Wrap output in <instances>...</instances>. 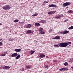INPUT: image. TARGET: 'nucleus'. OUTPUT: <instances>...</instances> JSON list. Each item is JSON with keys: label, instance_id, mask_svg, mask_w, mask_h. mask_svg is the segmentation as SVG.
Listing matches in <instances>:
<instances>
[{"label": "nucleus", "instance_id": "14", "mask_svg": "<svg viewBox=\"0 0 73 73\" xmlns=\"http://www.w3.org/2000/svg\"><path fill=\"white\" fill-rule=\"evenodd\" d=\"M31 25L29 24L27 25V26L26 27L27 28H29L31 27Z\"/></svg>", "mask_w": 73, "mask_h": 73}, {"label": "nucleus", "instance_id": "30", "mask_svg": "<svg viewBox=\"0 0 73 73\" xmlns=\"http://www.w3.org/2000/svg\"><path fill=\"white\" fill-rule=\"evenodd\" d=\"M24 23V22H21L19 23L20 24H23Z\"/></svg>", "mask_w": 73, "mask_h": 73}, {"label": "nucleus", "instance_id": "42", "mask_svg": "<svg viewBox=\"0 0 73 73\" xmlns=\"http://www.w3.org/2000/svg\"><path fill=\"white\" fill-rule=\"evenodd\" d=\"M7 53V52H5L4 53Z\"/></svg>", "mask_w": 73, "mask_h": 73}, {"label": "nucleus", "instance_id": "16", "mask_svg": "<svg viewBox=\"0 0 73 73\" xmlns=\"http://www.w3.org/2000/svg\"><path fill=\"white\" fill-rule=\"evenodd\" d=\"M37 15H38V14H37V13H36L35 14L33 15L32 16L33 17H35V16H37Z\"/></svg>", "mask_w": 73, "mask_h": 73}, {"label": "nucleus", "instance_id": "39", "mask_svg": "<svg viewBox=\"0 0 73 73\" xmlns=\"http://www.w3.org/2000/svg\"><path fill=\"white\" fill-rule=\"evenodd\" d=\"M46 68H47V69H48V68H49V67H48V66H46Z\"/></svg>", "mask_w": 73, "mask_h": 73}, {"label": "nucleus", "instance_id": "46", "mask_svg": "<svg viewBox=\"0 0 73 73\" xmlns=\"http://www.w3.org/2000/svg\"><path fill=\"white\" fill-rule=\"evenodd\" d=\"M68 8V7H66V9Z\"/></svg>", "mask_w": 73, "mask_h": 73}, {"label": "nucleus", "instance_id": "4", "mask_svg": "<svg viewBox=\"0 0 73 73\" xmlns=\"http://www.w3.org/2000/svg\"><path fill=\"white\" fill-rule=\"evenodd\" d=\"M63 17L62 15H56V16H55V18L56 19H58L59 18H61V17Z\"/></svg>", "mask_w": 73, "mask_h": 73}, {"label": "nucleus", "instance_id": "32", "mask_svg": "<svg viewBox=\"0 0 73 73\" xmlns=\"http://www.w3.org/2000/svg\"><path fill=\"white\" fill-rule=\"evenodd\" d=\"M1 56H5V54H2V55H1Z\"/></svg>", "mask_w": 73, "mask_h": 73}, {"label": "nucleus", "instance_id": "35", "mask_svg": "<svg viewBox=\"0 0 73 73\" xmlns=\"http://www.w3.org/2000/svg\"><path fill=\"white\" fill-rule=\"evenodd\" d=\"M9 41H12V39H9Z\"/></svg>", "mask_w": 73, "mask_h": 73}, {"label": "nucleus", "instance_id": "45", "mask_svg": "<svg viewBox=\"0 0 73 73\" xmlns=\"http://www.w3.org/2000/svg\"><path fill=\"white\" fill-rule=\"evenodd\" d=\"M71 60H73V59H71Z\"/></svg>", "mask_w": 73, "mask_h": 73}, {"label": "nucleus", "instance_id": "37", "mask_svg": "<svg viewBox=\"0 0 73 73\" xmlns=\"http://www.w3.org/2000/svg\"><path fill=\"white\" fill-rule=\"evenodd\" d=\"M63 33H64V31H63L62 32H61L60 33V34H62H62L63 35Z\"/></svg>", "mask_w": 73, "mask_h": 73}, {"label": "nucleus", "instance_id": "10", "mask_svg": "<svg viewBox=\"0 0 73 73\" xmlns=\"http://www.w3.org/2000/svg\"><path fill=\"white\" fill-rule=\"evenodd\" d=\"M35 26H37V27H40V24L38 23H35Z\"/></svg>", "mask_w": 73, "mask_h": 73}, {"label": "nucleus", "instance_id": "5", "mask_svg": "<svg viewBox=\"0 0 73 73\" xmlns=\"http://www.w3.org/2000/svg\"><path fill=\"white\" fill-rule=\"evenodd\" d=\"M17 56V53H15L13 54L12 55H11V57H16Z\"/></svg>", "mask_w": 73, "mask_h": 73}, {"label": "nucleus", "instance_id": "11", "mask_svg": "<svg viewBox=\"0 0 73 73\" xmlns=\"http://www.w3.org/2000/svg\"><path fill=\"white\" fill-rule=\"evenodd\" d=\"M69 32V31L65 30L63 31V35H65V34H67V33H68Z\"/></svg>", "mask_w": 73, "mask_h": 73}, {"label": "nucleus", "instance_id": "17", "mask_svg": "<svg viewBox=\"0 0 73 73\" xmlns=\"http://www.w3.org/2000/svg\"><path fill=\"white\" fill-rule=\"evenodd\" d=\"M46 22V20H42L41 21V23H45Z\"/></svg>", "mask_w": 73, "mask_h": 73}, {"label": "nucleus", "instance_id": "18", "mask_svg": "<svg viewBox=\"0 0 73 73\" xmlns=\"http://www.w3.org/2000/svg\"><path fill=\"white\" fill-rule=\"evenodd\" d=\"M27 33H31V30H28L27 32Z\"/></svg>", "mask_w": 73, "mask_h": 73}, {"label": "nucleus", "instance_id": "29", "mask_svg": "<svg viewBox=\"0 0 73 73\" xmlns=\"http://www.w3.org/2000/svg\"><path fill=\"white\" fill-rule=\"evenodd\" d=\"M64 71L66 70V69H67V68H63Z\"/></svg>", "mask_w": 73, "mask_h": 73}, {"label": "nucleus", "instance_id": "28", "mask_svg": "<svg viewBox=\"0 0 73 73\" xmlns=\"http://www.w3.org/2000/svg\"><path fill=\"white\" fill-rule=\"evenodd\" d=\"M63 70H64V68H62L61 69H60L59 70L60 71H62Z\"/></svg>", "mask_w": 73, "mask_h": 73}, {"label": "nucleus", "instance_id": "47", "mask_svg": "<svg viewBox=\"0 0 73 73\" xmlns=\"http://www.w3.org/2000/svg\"><path fill=\"white\" fill-rule=\"evenodd\" d=\"M10 5V6H11V5Z\"/></svg>", "mask_w": 73, "mask_h": 73}, {"label": "nucleus", "instance_id": "40", "mask_svg": "<svg viewBox=\"0 0 73 73\" xmlns=\"http://www.w3.org/2000/svg\"><path fill=\"white\" fill-rule=\"evenodd\" d=\"M2 25V23H0V25Z\"/></svg>", "mask_w": 73, "mask_h": 73}, {"label": "nucleus", "instance_id": "22", "mask_svg": "<svg viewBox=\"0 0 73 73\" xmlns=\"http://www.w3.org/2000/svg\"><path fill=\"white\" fill-rule=\"evenodd\" d=\"M30 68H31V66H26V69H29Z\"/></svg>", "mask_w": 73, "mask_h": 73}, {"label": "nucleus", "instance_id": "7", "mask_svg": "<svg viewBox=\"0 0 73 73\" xmlns=\"http://www.w3.org/2000/svg\"><path fill=\"white\" fill-rule=\"evenodd\" d=\"M56 11H51L48 12V13L49 15H50V14H52V13H56Z\"/></svg>", "mask_w": 73, "mask_h": 73}, {"label": "nucleus", "instance_id": "12", "mask_svg": "<svg viewBox=\"0 0 73 73\" xmlns=\"http://www.w3.org/2000/svg\"><path fill=\"white\" fill-rule=\"evenodd\" d=\"M53 39H56L57 40L60 39V36H56L54 38H53Z\"/></svg>", "mask_w": 73, "mask_h": 73}, {"label": "nucleus", "instance_id": "27", "mask_svg": "<svg viewBox=\"0 0 73 73\" xmlns=\"http://www.w3.org/2000/svg\"><path fill=\"white\" fill-rule=\"evenodd\" d=\"M18 21H19V20L18 19H16V20H15L14 22L15 23H17V22H18Z\"/></svg>", "mask_w": 73, "mask_h": 73}, {"label": "nucleus", "instance_id": "21", "mask_svg": "<svg viewBox=\"0 0 73 73\" xmlns=\"http://www.w3.org/2000/svg\"><path fill=\"white\" fill-rule=\"evenodd\" d=\"M40 33L41 34H44L45 33V32H44L43 31H42L41 32H40Z\"/></svg>", "mask_w": 73, "mask_h": 73}, {"label": "nucleus", "instance_id": "25", "mask_svg": "<svg viewBox=\"0 0 73 73\" xmlns=\"http://www.w3.org/2000/svg\"><path fill=\"white\" fill-rule=\"evenodd\" d=\"M54 46L55 47H57V48H58V47H59V46H58V45H54Z\"/></svg>", "mask_w": 73, "mask_h": 73}, {"label": "nucleus", "instance_id": "8", "mask_svg": "<svg viewBox=\"0 0 73 73\" xmlns=\"http://www.w3.org/2000/svg\"><path fill=\"white\" fill-rule=\"evenodd\" d=\"M15 52H20L21 50V48H19L17 49H16L14 50Z\"/></svg>", "mask_w": 73, "mask_h": 73}, {"label": "nucleus", "instance_id": "33", "mask_svg": "<svg viewBox=\"0 0 73 73\" xmlns=\"http://www.w3.org/2000/svg\"><path fill=\"white\" fill-rule=\"evenodd\" d=\"M1 45H3V43L1 42H0V46H1Z\"/></svg>", "mask_w": 73, "mask_h": 73}, {"label": "nucleus", "instance_id": "34", "mask_svg": "<svg viewBox=\"0 0 73 73\" xmlns=\"http://www.w3.org/2000/svg\"><path fill=\"white\" fill-rule=\"evenodd\" d=\"M48 3V2L46 1H45L44 2V3Z\"/></svg>", "mask_w": 73, "mask_h": 73}, {"label": "nucleus", "instance_id": "13", "mask_svg": "<svg viewBox=\"0 0 73 73\" xmlns=\"http://www.w3.org/2000/svg\"><path fill=\"white\" fill-rule=\"evenodd\" d=\"M45 57V54H42L40 55L39 56V57H41V58H43Z\"/></svg>", "mask_w": 73, "mask_h": 73}, {"label": "nucleus", "instance_id": "44", "mask_svg": "<svg viewBox=\"0 0 73 73\" xmlns=\"http://www.w3.org/2000/svg\"><path fill=\"white\" fill-rule=\"evenodd\" d=\"M72 69H73V66L71 67Z\"/></svg>", "mask_w": 73, "mask_h": 73}, {"label": "nucleus", "instance_id": "2", "mask_svg": "<svg viewBox=\"0 0 73 73\" xmlns=\"http://www.w3.org/2000/svg\"><path fill=\"white\" fill-rule=\"evenodd\" d=\"M3 9L5 10H9L11 8V7L9 6V5H6L2 7Z\"/></svg>", "mask_w": 73, "mask_h": 73}, {"label": "nucleus", "instance_id": "15", "mask_svg": "<svg viewBox=\"0 0 73 73\" xmlns=\"http://www.w3.org/2000/svg\"><path fill=\"white\" fill-rule=\"evenodd\" d=\"M20 57V55L18 54V56L15 57L16 59H19Z\"/></svg>", "mask_w": 73, "mask_h": 73}, {"label": "nucleus", "instance_id": "1", "mask_svg": "<svg viewBox=\"0 0 73 73\" xmlns=\"http://www.w3.org/2000/svg\"><path fill=\"white\" fill-rule=\"evenodd\" d=\"M72 43L70 42H62L59 44V46L60 47H66L68 45H71Z\"/></svg>", "mask_w": 73, "mask_h": 73}, {"label": "nucleus", "instance_id": "23", "mask_svg": "<svg viewBox=\"0 0 73 73\" xmlns=\"http://www.w3.org/2000/svg\"><path fill=\"white\" fill-rule=\"evenodd\" d=\"M64 65L65 66H67V65H68V63L67 62H65L64 63Z\"/></svg>", "mask_w": 73, "mask_h": 73}, {"label": "nucleus", "instance_id": "31", "mask_svg": "<svg viewBox=\"0 0 73 73\" xmlns=\"http://www.w3.org/2000/svg\"><path fill=\"white\" fill-rule=\"evenodd\" d=\"M57 62V60H53V62Z\"/></svg>", "mask_w": 73, "mask_h": 73}, {"label": "nucleus", "instance_id": "9", "mask_svg": "<svg viewBox=\"0 0 73 73\" xmlns=\"http://www.w3.org/2000/svg\"><path fill=\"white\" fill-rule=\"evenodd\" d=\"M49 7H55L56 8L57 6L55 5L51 4L49 6Z\"/></svg>", "mask_w": 73, "mask_h": 73}, {"label": "nucleus", "instance_id": "41", "mask_svg": "<svg viewBox=\"0 0 73 73\" xmlns=\"http://www.w3.org/2000/svg\"><path fill=\"white\" fill-rule=\"evenodd\" d=\"M2 66H1V67H0V68L1 69H2Z\"/></svg>", "mask_w": 73, "mask_h": 73}, {"label": "nucleus", "instance_id": "26", "mask_svg": "<svg viewBox=\"0 0 73 73\" xmlns=\"http://www.w3.org/2000/svg\"><path fill=\"white\" fill-rule=\"evenodd\" d=\"M69 13H73V11L72 10H69L68 11Z\"/></svg>", "mask_w": 73, "mask_h": 73}, {"label": "nucleus", "instance_id": "43", "mask_svg": "<svg viewBox=\"0 0 73 73\" xmlns=\"http://www.w3.org/2000/svg\"><path fill=\"white\" fill-rule=\"evenodd\" d=\"M1 40H2V39H0V41H1Z\"/></svg>", "mask_w": 73, "mask_h": 73}, {"label": "nucleus", "instance_id": "38", "mask_svg": "<svg viewBox=\"0 0 73 73\" xmlns=\"http://www.w3.org/2000/svg\"><path fill=\"white\" fill-rule=\"evenodd\" d=\"M25 70L24 69H23L21 70V71L22 72V71H24Z\"/></svg>", "mask_w": 73, "mask_h": 73}, {"label": "nucleus", "instance_id": "19", "mask_svg": "<svg viewBox=\"0 0 73 73\" xmlns=\"http://www.w3.org/2000/svg\"><path fill=\"white\" fill-rule=\"evenodd\" d=\"M30 52L31 54H33V53L35 52V50L31 51Z\"/></svg>", "mask_w": 73, "mask_h": 73}, {"label": "nucleus", "instance_id": "36", "mask_svg": "<svg viewBox=\"0 0 73 73\" xmlns=\"http://www.w3.org/2000/svg\"><path fill=\"white\" fill-rule=\"evenodd\" d=\"M68 21V20H65V21H64V22H66V21Z\"/></svg>", "mask_w": 73, "mask_h": 73}, {"label": "nucleus", "instance_id": "20", "mask_svg": "<svg viewBox=\"0 0 73 73\" xmlns=\"http://www.w3.org/2000/svg\"><path fill=\"white\" fill-rule=\"evenodd\" d=\"M73 29V26H72L68 28V29L70 30Z\"/></svg>", "mask_w": 73, "mask_h": 73}, {"label": "nucleus", "instance_id": "24", "mask_svg": "<svg viewBox=\"0 0 73 73\" xmlns=\"http://www.w3.org/2000/svg\"><path fill=\"white\" fill-rule=\"evenodd\" d=\"M42 30H43V29L42 28H40V29L39 30V32H41Z\"/></svg>", "mask_w": 73, "mask_h": 73}, {"label": "nucleus", "instance_id": "6", "mask_svg": "<svg viewBox=\"0 0 73 73\" xmlns=\"http://www.w3.org/2000/svg\"><path fill=\"white\" fill-rule=\"evenodd\" d=\"M10 68V67L8 66H6L4 67H3V69H6V70H8Z\"/></svg>", "mask_w": 73, "mask_h": 73}, {"label": "nucleus", "instance_id": "3", "mask_svg": "<svg viewBox=\"0 0 73 73\" xmlns=\"http://www.w3.org/2000/svg\"><path fill=\"white\" fill-rule=\"evenodd\" d=\"M70 4H71V3L70 2H66L63 4V7H66V6H68V5H70Z\"/></svg>", "mask_w": 73, "mask_h": 73}]
</instances>
